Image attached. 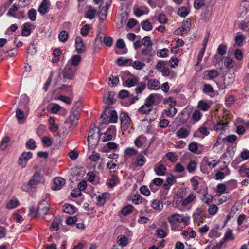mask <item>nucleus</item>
I'll return each mask as SVG.
<instances>
[{"label": "nucleus", "instance_id": "393cba45", "mask_svg": "<svg viewBox=\"0 0 249 249\" xmlns=\"http://www.w3.org/2000/svg\"><path fill=\"white\" fill-rule=\"evenodd\" d=\"M239 174L242 177H248L249 178V168L247 163H245L241 165L238 170Z\"/></svg>", "mask_w": 249, "mask_h": 249}, {"label": "nucleus", "instance_id": "6e6d98bb", "mask_svg": "<svg viewBox=\"0 0 249 249\" xmlns=\"http://www.w3.org/2000/svg\"><path fill=\"white\" fill-rule=\"evenodd\" d=\"M132 66L135 69L140 70H142L145 66V64L139 61H134L132 63Z\"/></svg>", "mask_w": 249, "mask_h": 249}, {"label": "nucleus", "instance_id": "c03bdc74", "mask_svg": "<svg viewBox=\"0 0 249 249\" xmlns=\"http://www.w3.org/2000/svg\"><path fill=\"white\" fill-rule=\"evenodd\" d=\"M141 25L143 30L147 31L151 30L153 28L151 23L148 20L142 21L141 23Z\"/></svg>", "mask_w": 249, "mask_h": 249}, {"label": "nucleus", "instance_id": "f704fd0d", "mask_svg": "<svg viewBox=\"0 0 249 249\" xmlns=\"http://www.w3.org/2000/svg\"><path fill=\"white\" fill-rule=\"evenodd\" d=\"M245 39L244 36L241 33L238 32L235 37V44L238 46H241Z\"/></svg>", "mask_w": 249, "mask_h": 249}, {"label": "nucleus", "instance_id": "0e129e2a", "mask_svg": "<svg viewBox=\"0 0 249 249\" xmlns=\"http://www.w3.org/2000/svg\"><path fill=\"white\" fill-rule=\"evenodd\" d=\"M95 10L93 9H89L86 12V18H89L90 19H92L95 18Z\"/></svg>", "mask_w": 249, "mask_h": 249}, {"label": "nucleus", "instance_id": "c756f323", "mask_svg": "<svg viewBox=\"0 0 249 249\" xmlns=\"http://www.w3.org/2000/svg\"><path fill=\"white\" fill-rule=\"evenodd\" d=\"M132 201L135 204H139L140 203L146 204L147 202V201L140 195H134L132 199Z\"/></svg>", "mask_w": 249, "mask_h": 249}, {"label": "nucleus", "instance_id": "39448f33", "mask_svg": "<svg viewBox=\"0 0 249 249\" xmlns=\"http://www.w3.org/2000/svg\"><path fill=\"white\" fill-rule=\"evenodd\" d=\"M50 208V204L44 199L40 201L38 205V214L43 217L46 221L50 220L53 217L52 215H50L49 213Z\"/></svg>", "mask_w": 249, "mask_h": 249}, {"label": "nucleus", "instance_id": "680f3d73", "mask_svg": "<svg viewBox=\"0 0 249 249\" xmlns=\"http://www.w3.org/2000/svg\"><path fill=\"white\" fill-rule=\"evenodd\" d=\"M26 146L29 149H34L36 147V143L33 139H31L26 142Z\"/></svg>", "mask_w": 249, "mask_h": 249}, {"label": "nucleus", "instance_id": "5701e85b", "mask_svg": "<svg viewBox=\"0 0 249 249\" xmlns=\"http://www.w3.org/2000/svg\"><path fill=\"white\" fill-rule=\"evenodd\" d=\"M196 196L194 193H191L186 198L179 200V203H180L183 206H186L194 200Z\"/></svg>", "mask_w": 249, "mask_h": 249}, {"label": "nucleus", "instance_id": "49530a36", "mask_svg": "<svg viewBox=\"0 0 249 249\" xmlns=\"http://www.w3.org/2000/svg\"><path fill=\"white\" fill-rule=\"evenodd\" d=\"M176 113V108L172 107L164 110V114L169 117H173Z\"/></svg>", "mask_w": 249, "mask_h": 249}, {"label": "nucleus", "instance_id": "473e14b6", "mask_svg": "<svg viewBox=\"0 0 249 249\" xmlns=\"http://www.w3.org/2000/svg\"><path fill=\"white\" fill-rule=\"evenodd\" d=\"M111 4V0H107L106 2V5L102 8V10L105 12V14H102L100 16V18L101 20H104L106 18L107 16V12Z\"/></svg>", "mask_w": 249, "mask_h": 249}, {"label": "nucleus", "instance_id": "e433bc0d", "mask_svg": "<svg viewBox=\"0 0 249 249\" xmlns=\"http://www.w3.org/2000/svg\"><path fill=\"white\" fill-rule=\"evenodd\" d=\"M186 191L185 189H179L176 194V197L174 199H177V202H179L181 199H184L183 197L186 196Z\"/></svg>", "mask_w": 249, "mask_h": 249}, {"label": "nucleus", "instance_id": "aec40b11", "mask_svg": "<svg viewBox=\"0 0 249 249\" xmlns=\"http://www.w3.org/2000/svg\"><path fill=\"white\" fill-rule=\"evenodd\" d=\"M101 134H95V136H88L87 141L89 145H90L91 146H94L97 145Z\"/></svg>", "mask_w": 249, "mask_h": 249}, {"label": "nucleus", "instance_id": "de8ad7c7", "mask_svg": "<svg viewBox=\"0 0 249 249\" xmlns=\"http://www.w3.org/2000/svg\"><path fill=\"white\" fill-rule=\"evenodd\" d=\"M227 51V47L224 44H220L217 48V53L221 56L224 55Z\"/></svg>", "mask_w": 249, "mask_h": 249}, {"label": "nucleus", "instance_id": "a878e982", "mask_svg": "<svg viewBox=\"0 0 249 249\" xmlns=\"http://www.w3.org/2000/svg\"><path fill=\"white\" fill-rule=\"evenodd\" d=\"M117 242L121 247H126L129 243L128 238L124 235H120L117 237Z\"/></svg>", "mask_w": 249, "mask_h": 249}, {"label": "nucleus", "instance_id": "4d7b16f0", "mask_svg": "<svg viewBox=\"0 0 249 249\" xmlns=\"http://www.w3.org/2000/svg\"><path fill=\"white\" fill-rule=\"evenodd\" d=\"M107 166L111 172H115L118 169L117 165L113 162V161H109L107 164Z\"/></svg>", "mask_w": 249, "mask_h": 249}, {"label": "nucleus", "instance_id": "9d476101", "mask_svg": "<svg viewBox=\"0 0 249 249\" xmlns=\"http://www.w3.org/2000/svg\"><path fill=\"white\" fill-rule=\"evenodd\" d=\"M116 134L115 127L111 125L109 128H107L105 132L102 133L104 135L103 141L104 142L109 141L112 139Z\"/></svg>", "mask_w": 249, "mask_h": 249}, {"label": "nucleus", "instance_id": "bb28decb", "mask_svg": "<svg viewBox=\"0 0 249 249\" xmlns=\"http://www.w3.org/2000/svg\"><path fill=\"white\" fill-rule=\"evenodd\" d=\"M76 208L72 205L65 204L63 206V212L67 214H73L75 213Z\"/></svg>", "mask_w": 249, "mask_h": 249}, {"label": "nucleus", "instance_id": "2f4dec72", "mask_svg": "<svg viewBox=\"0 0 249 249\" xmlns=\"http://www.w3.org/2000/svg\"><path fill=\"white\" fill-rule=\"evenodd\" d=\"M119 183V178L117 175L112 174L111 175V178L109 179L107 185L109 187L112 188Z\"/></svg>", "mask_w": 249, "mask_h": 249}, {"label": "nucleus", "instance_id": "f8f14e48", "mask_svg": "<svg viewBox=\"0 0 249 249\" xmlns=\"http://www.w3.org/2000/svg\"><path fill=\"white\" fill-rule=\"evenodd\" d=\"M75 48L78 53H82L86 50V46L83 43V39L80 37H77L75 39Z\"/></svg>", "mask_w": 249, "mask_h": 249}, {"label": "nucleus", "instance_id": "ddd939ff", "mask_svg": "<svg viewBox=\"0 0 249 249\" xmlns=\"http://www.w3.org/2000/svg\"><path fill=\"white\" fill-rule=\"evenodd\" d=\"M65 184V180L61 177H57L53 179V184L52 189L53 190H60Z\"/></svg>", "mask_w": 249, "mask_h": 249}, {"label": "nucleus", "instance_id": "e2e57ef3", "mask_svg": "<svg viewBox=\"0 0 249 249\" xmlns=\"http://www.w3.org/2000/svg\"><path fill=\"white\" fill-rule=\"evenodd\" d=\"M218 210V207L216 205L212 204L210 205L208 209V213L211 215H215Z\"/></svg>", "mask_w": 249, "mask_h": 249}, {"label": "nucleus", "instance_id": "a211bd4d", "mask_svg": "<svg viewBox=\"0 0 249 249\" xmlns=\"http://www.w3.org/2000/svg\"><path fill=\"white\" fill-rule=\"evenodd\" d=\"M119 118L121 121V124H129L130 118L126 112H122L119 115Z\"/></svg>", "mask_w": 249, "mask_h": 249}, {"label": "nucleus", "instance_id": "b1692460", "mask_svg": "<svg viewBox=\"0 0 249 249\" xmlns=\"http://www.w3.org/2000/svg\"><path fill=\"white\" fill-rule=\"evenodd\" d=\"M154 171L158 176H164L167 172V169L164 165L161 164L154 167Z\"/></svg>", "mask_w": 249, "mask_h": 249}, {"label": "nucleus", "instance_id": "1a4fd4ad", "mask_svg": "<svg viewBox=\"0 0 249 249\" xmlns=\"http://www.w3.org/2000/svg\"><path fill=\"white\" fill-rule=\"evenodd\" d=\"M33 154L31 152H23L20 156L18 163L21 168L26 167L27 162L32 157Z\"/></svg>", "mask_w": 249, "mask_h": 249}, {"label": "nucleus", "instance_id": "f03ea898", "mask_svg": "<svg viewBox=\"0 0 249 249\" xmlns=\"http://www.w3.org/2000/svg\"><path fill=\"white\" fill-rule=\"evenodd\" d=\"M101 118L102 119V124L109 123H116L118 119L117 112L114 110L107 108L101 114Z\"/></svg>", "mask_w": 249, "mask_h": 249}, {"label": "nucleus", "instance_id": "c9c22d12", "mask_svg": "<svg viewBox=\"0 0 249 249\" xmlns=\"http://www.w3.org/2000/svg\"><path fill=\"white\" fill-rule=\"evenodd\" d=\"M190 134V131L185 128H180L177 132L176 135L179 138H185Z\"/></svg>", "mask_w": 249, "mask_h": 249}, {"label": "nucleus", "instance_id": "09e8293b", "mask_svg": "<svg viewBox=\"0 0 249 249\" xmlns=\"http://www.w3.org/2000/svg\"><path fill=\"white\" fill-rule=\"evenodd\" d=\"M234 239L232 231L231 230H228L225 233L223 239L225 241H232Z\"/></svg>", "mask_w": 249, "mask_h": 249}, {"label": "nucleus", "instance_id": "dca6fc26", "mask_svg": "<svg viewBox=\"0 0 249 249\" xmlns=\"http://www.w3.org/2000/svg\"><path fill=\"white\" fill-rule=\"evenodd\" d=\"M29 98L27 96L26 94H22L20 96V105H23L24 109L26 110L25 112L26 113L29 112Z\"/></svg>", "mask_w": 249, "mask_h": 249}, {"label": "nucleus", "instance_id": "603ef678", "mask_svg": "<svg viewBox=\"0 0 249 249\" xmlns=\"http://www.w3.org/2000/svg\"><path fill=\"white\" fill-rule=\"evenodd\" d=\"M60 220L59 219L54 220L50 226V230L52 231H57L59 228Z\"/></svg>", "mask_w": 249, "mask_h": 249}, {"label": "nucleus", "instance_id": "37998d69", "mask_svg": "<svg viewBox=\"0 0 249 249\" xmlns=\"http://www.w3.org/2000/svg\"><path fill=\"white\" fill-rule=\"evenodd\" d=\"M146 138L143 136H140L134 141V144L138 147H142L144 143H145Z\"/></svg>", "mask_w": 249, "mask_h": 249}, {"label": "nucleus", "instance_id": "79ce46f5", "mask_svg": "<svg viewBox=\"0 0 249 249\" xmlns=\"http://www.w3.org/2000/svg\"><path fill=\"white\" fill-rule=\"evenodd\" d=\"M108 194H103L101 196H99L97 197V204L100 206L103 205L108 198Z\"/></svg>", "mask_w": 249, "mask_h": 249}, {"label": "nucleus", "instance_id": "69168bd1", "mask_svg": "<svg viewBox=\"0 0 249 249\" xmlns=\"http://www.w3.org/2000/svg\"><path fill=\"white\" fill-rule=\"evenodd\" d=\"M18 10V7L17 6H16V5H13L12 6V7L9 9V10L7 13V15L8 16H10V17H13L15 18V16H16L15 12L17 11Z\"/></svg>", "mask_w": 249, "mask_h": 249}, {"label": "nucleus", "instance_id": "052dcab7", "mask_svg": "<svg viewBox=\"0 0 249 249\" xmlns=\"http://www.w3.org/2000/svg\"><path fill=\"white\" fill-rule=\"evenodd\" d=\"M178 14L182 17H185L189 14V12L186 7L182 6L178 9Z\"/></svg>", "mask_w": 249, "mask_h": 249}, {"label": "nucleus", "instance_id": "a18cd8bd", "mask_svg": "<svg viewBox=\"0 0 249 249\" xmlns=\"http://www.w3.org/2000/svg\"><path fill=\"white\" fill-rule=\"evenodd\" d=\"M198 213L194 214V220L196 223H201L203 222V212L200 210H198Z\"/></svg>", "mask_w": 249, "mask_h": 249}, {"label": "nucleus", "instance_id": "bf43d9fd", "mask_svg": "<svg viewBox=\"0 0 249 249\" xmlns=\"http://www.w3.org/2000/svg\"><path fill=\"white\" fill-rule=\"evenodd\" d=\"M28 17L32 21H35L36 19V12L35 9L32 8L28 12Z\"/></svg>", "mask_w": 249, "mask_h": 249}, {"label": "nucleus", "instance_id": "4c0bfd02", "mask_svg": "<svg viewBox=\"0 0 249 249\" xmlns=\"http://www.w3.org/2000/svg\"><path fill=\"white\" fill-rule=\"evenodd\" d=\"M51 112L53 113H57L60 111H65V110L57 104H52L50 106Z\"/></svg>", "mask_w": 249, "mask_h": 249}, {"label": "nucleus", "instance_id": "423d86ee", "mask_svg": "<svg viewBox=\"0 0 249 249\" xmlns=\"http://www.w3.org/2000/svg\"><path fill=\"white\" fill-rule=\"evenodd\" d=\"M80 110L79 106L75 105L71 108V114L66 119V123L70 124H76L80 118Z\"/></svg>", "mask_w": 249, "mask_h": 249}, {"label": "nucleus", "instance_id": "a19ab883", "mask_svg": "<svg viewBox=\"0 0 249 249\" xmlns=\"http://www.w3.org/2000/svg\"><path fill=\"white\" fill-rule=\"evenodd\" d=\"M20 204L19 201L16 198L11 199L6 205V208L8 209H14Z\"/></svg>", "mask_w": 249, "mask_h": 249}, {"label": "nucleus", "instance_id": "f3484780", "mask_svg": "<svg viewBox=\"0 0 249 249\" xmlns=\"http://www.w3.org/2000/svg\"><path fill=\"white\" fill-rule=\"evenodd\" d=\"M25 111V109H24V111H22L20 108H18L16 111V117L20 123L24 122L26 115L28 113V112L26 113Z\"/></svg>", "mask_w": 249, "mask_h": 249}, {"label": "nucleus", "instance_id": "6e6552de", "mask_svg": "<svg viewBox=\"0 0 249 249\" xmlns=\"http://www.w3.org/2000/svg\"><path fill=\"white\" fill-rule=\"evenodd\" d=\"M146 159L142 154H139L136 156L135 159H134L130 165L132 168H136L138 167H142L146 163Z\"/></svg>", "mask_w": 249, "mask_h": 249}, {"label": "nucleus", "instance_id": "8fccbe9b", "mask_svg": "<svg viewBox=\"0 0 249 249\" xmlns=\"http://www.w3.org/2000/svg\"><path fill=\"white\" fill-rule=\"evenodd\" d=\"M169 50L166 48L159 50L157 52V56L159 57H166L168 56Z\"/></svg>", "mask_w": 249, "mask_h": 249}, {"label": "nucleus", "instance_id": "3c124183", "mask_svg": "<svg viewBox=\"0 0 249 249\" xmlns=\"http://www.w3.org/2000/svg\"><path fill=\"white\" fill-rule=\"evenodd\" d=\"M146 85L144 82L139 83L135 89L136 93H141L145 89Z\"/></svg>", "mask_w": 249, "mask_h": 249}, {"label": "nucleus", "instance_id": "2eb2a0df", "mask_svg": "<svg viewBox=\"0 0 249 249\" xmlns=\"http://www.w3.org/2000/svg\"><path fill=\"white\" fill-rule=\"evenodd\" d=\"M146 84L150 90H158L160 87V82L155 79H149Z\"/></svg>", "mask_w": 249, "mask_h": 249}, {"label": "nucleus", "instance_id": "0eeeda50", "mask_svg": "<svg viewBox=\"0 0 249 249\" xmlns=\"http://www.w3.org/2000/svg\"><path fill=\"white\" fill-rule=\"evenodd\" d=\"M121 79L123 84L128 87H133L138 83V78L130 74L128 71L122 73Z\"/></svg>", "mask_w": 249, "mask_h": 249}, {"label": "nucleus", "instance_id": "cd10ccee", "mask_svg": "<svg viewBox=\"0 0 249 249\" xmlns=\"http://www.w3.org/2000/svg\"><path fill=\"white\" fill-rule=\"evenodd\" d=\"M30 27L31 23L29 22H26L23 24L21 32V35L23 36H28L31 34Z\"/></svg>", "mask_w": 249, "mask_h": 249}, {"label": "nucleus", "instance_id": "c85d7f7f", "mask_svg": "<svg viewBox=\"0 0 249 249\" xmlns=\"http://www.w3.org/2000/svg\"><path fill=\"white\" fill-rule=\"evenodd\" d=\"M181 214L175 213L173 214L168 217V221L171 225H174L176 222L179 223Z\"/></svg>", "mask_w": 249, "mask_h": 249}, {"label": "nucleus", "instance_id": "7c9ffc66", "mask_svg": "<svg viewBox=\"0 0 249 249\" xmlns=\"http://www.w3.org/2000/svg\"><path fill=\"white\" fill-rule=\"evenodd\" d=\"M11 140L10 138L8 136H5L0 143V149L3 151L8 146V144Z\"/></svg>", "mask_w": 249, "mask_h": 249}, {"label": "nucleus", "instance_id": "ea45409f", "mask_svg": "<svg viewBox=\"0 0 249 249\" xmlns=\"http://www.w3.org/2000/svg\"><path fill=\"white\" fill-rule=\"evenodd\" d=\"M151 207L155 210H161L163 208L162 203L158 199H154L151 203Z\"/></svg>", "mask_w": 249, "mask_h": 249}, {"label": "nucleus", "instance_id": "13d9d810", "mask_svg": "<svg viewBox=\"0 0 249 249\" xmlns=\"http://www.w3.org/2000/svg\"><path fill=\"white\" fill-rule=\"evenodd\" d=\"M68 38V35L66 31L62 30L61 31L58 36V38L59 40L61 42H65Z\"/></svg>", "mask_w": 249, "mask_h": 249}, {"label": "nucleus", "instance_id": "58836bf2", "mask_svg": "<svg viewBox=\"0 0 249 249\" xmlns=\"http://www.w3.org/2000/svg\"><path fill=\"white\" fill-rule=\"evenodd\" d=\"M134 209V207L131 205H128L124 207L121 210V213L124 216L130 214Z\"/></svg>", "mask_w": 249, "mask_h": 249}, {"label": "nucleus", "instance_id": "20e7f679", "mask_svg": "<svg viewBox=\"0 0 249 249\" xmlns=\"http://www.w3.org/2000/svg\"><path fill=\"white\" fill-rule=\"evenodd\" d=\"M158 98V95L157 94H150L145 99V104L139 109L140 112L145 114L150 111L153 108V105L155 103Z\"/></svg>", "mask_w": 249, "mask_h": 249}, {"label": "nucleus", "instance_id": "9b49d317", "mask_svg": "<svg viewBox=\"0 0 249 249\" xmlns=\"http://www.w3.org/2000/svg\"><path fill=\"white\" fill-rule=\"evenodd\" d=\"M154 53V52L153 51L151 48H150L149 47H146L142 49L141 54L142 55L145 57L142 58L143 61L147 63L149 62L151 60V57L152 56Z\"/></svg>", "mask_w": 249, "mask_h": 249}, {"label": "nucleus", "instance_id": "72a5a7b5", "mask_svg": "<svg viewBox=\"0 0 249 249\" xmlns=\"http://www.w3.org/2000/svg\"><path fill=\"white\" fill-rule=\"evenodd\" d=\"M81 61V57L79 55H73L71 60V62L70 63V61L68 62L70 65H71L72 66H75V67H77L80 63V62Z\"/></svg>", "mask_w": 249, "mask_h": 249}, {"label": "nucleus", "instance_id": "4be33fe9", "mask_svg": "<svg viewBox=\"0 0 249 249\" xmlns=\"http://www.w3.org/2000/svg\"><path fill=\"white\" fill-rule=\"evenodd\" d=\"M212 7H207L203 10L201 17L204 20L208 21L210 19L212 13Z\"/></svg>", "mask_w": 249, "mask_h": 249}, {"label": "nucleus", "instance_id": "864d4df0", "mask_svg": "<svg viewBox=\"0 0 249 249\" xmlns=\"http://www.w3.org/2000/svg\"><path fill=\"white\" fill-rule=\"evenodd\" d=\"M198 107L203 111L208 110L210 108V106L205 102L201 100L198 102Z\"/></svg>", "mask_w": 249, "mask_h": 249}, {"label": "nucleus", "instance_id": "6ab92c4d", "mask_svg": "<svg viewBox=\"0 0 249 249\" xmlns=\"http://www.w3.org/2000/svg\"><path fill=\"white\" fill-rule=\"evenodd\" d=\"M203 164L207 165L210 169L215 168L219 163V160H213L211 161L209 160L208 157H204L202 161Z\"/></svg>", "mask_w": 249, "mask_h": 249}, {"label": "nucleus", "instance_id": "4468645a", "mask_svg": "<svg viewBox=\"0 0 249 249\" xmlns=\"http://www.w3.org/2000/svg\"><path fill=\"white\" fill-rule=\"evenodd\" d=\"M50 6L49 0H43L38 7V11L41 15H44L48 12Z\"/></svg>", "mask_w": 249, "mask_h": 249}, {"label": "nucleus", "instance_id": "f257e3e1", "mask_svg": "<svg viewBox=\"0 0 249 249\" xmlns=\"http://www.w3.org/2000/svg\"><path fill=\"white\" fill-rule=\"evenodd\" d=\"M45 182L44 177L42 175L36 172L32 176L28 182L24 183L21 189L23 191L29 192L32 189H35L39 184H43Z\"/></svg>", "mask_w": 249, "mask_h": 249}, {"label": "nucleus", "instance_id": "7ed1b4c3", "mask_svg": "<svg viewBox=\"0 0 249 249\" xmlns=\"http://www.w3.org/2000/svg\"><path fill=\"white\" fill-rule=\"evenodd\" d=\"M76 70V67L72 66L68 62L66 65L62 72L59 73L58 78L61 79V76L62 75L64 79L63 82H66L67 79L72 80L74 77Z\"/></svg>", "mask_w": 249, "mask_h": 249}, {"label": "nucleus", "instance_id": "5fc2aeb1", "mask_svg": "<svg viewBox=\"0 0 249 249\" xmlns=\"http://www.w3.org/2000/svg\"><path fill=\"white\" fill-rule=\"evenodd\" d=\"M95 134H101L102 135V133H101L100 129L98 127L94 125V127L89 130L88 136H95Z\"/></svg>", "mask_w": 249, "mask_h": 249}, {"label": "nucleus", "instance_id": "338daca9", "mask_svg": "<svg viewBox=\"0 0 249 249\" xmlns=\"http://www.w3.org/2000/svg\"><path fill=\"white\" fill-rule=\"evenodd\" d=\"M142 43L143 45L146 47H151L152 45V43L151 41L150 38L147 36H145L142 40Z\"/></svg>", "mask_w": 249, "mask_h": 249}, {"label": "nucleus", "instance_id": "412c9836", "mask_svg": "<svg viewBox=\"0 0 249 249\" xmlns=\"http://www.w3.org/2000/svg\"><path fill=\"white\" fill-rule=\"evenodd\" d=\"M225 172L217 171L215 175V178L216 180H221L224 178L226 175H229L231 174V171L227 166L224 169Z\"/></svg>", "mask_w": 249, "mask_h": 249}, {"label": "nucleus", "instance_id": "774afa93", "mask_svg": "<svg viewBox=\"0 0 249 249\" xmlns=\"http://www.w3.org/2000/svg\"><path fill=\"white\" fill-rule=\"evenodd\" d=\"M201 117V113L200 111L196 110L192 114V119L195 122H197L200 119Z\"/></svg>", "mask_w": 249, "mask_h": 249}]
</instances>
